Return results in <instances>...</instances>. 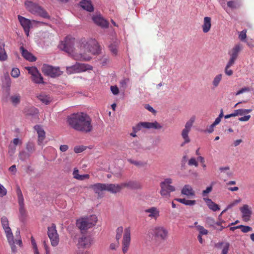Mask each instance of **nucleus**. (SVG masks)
Masks as SVG:
<instances>
[{
    "label": "nucleus",
    "mask_w": 254,
    "mask_h": 254,
    "mask_svg": "<svg viewBox=\"0 0 254 254\" xmlns=\"http://www.w3.org/2000/svg\"><path fill=\"white\" fill-rule=\"evenodd\" d=\"M26 149L28 152L31 154L35 150L34 144L32 142H28L26 144Z\"/></svg>",
    "instance_id": "obj_37"
},
{
    "label": "nucleus",
    "mask_w": 254,
    "mask_h": 254,
    "mask_svg": "<svg viewBox=\"0 0 254 254\" xmlns=\"http://www.w3.org/2000/svg\"><path fill=\"white\" fill-rule=\"evenodd\" d=\"M172 183L173 180L170 178L165 179L163 182L160 183V186L161 189L160 193L162 197L169 198L171 196L170 192L176 190L175 187L171 185Z\"/></svg>",
    "instance_id": "obj_5"
},
{
    "label": "nucleus",
    "mask_w": 254,
    "mask_h": 254,
    "mask_svg": "<svg viewBox=\"0 0 254 254\" xmlns=\"http://www.w3.org/2000/svg\"><path fill=\"white\" fill-rule=\"evenodd\" d=\"M153 235L157 239L164 240L168 237V231L163 227H155L152 229Z\"/></svg>",
    "instance_id": "obj_12"
},
{
    "label": "nucleus",
    "mask_w": 254,
    "mask_h": 254,
    "mask_svg": "<svg viewBox=\"0 0 254 254\" xmlns=\"http://www.w3.org/2000/svg\"><path fill=\"white\" fill-rule=\"evenodd\" d=\"M188 165L189 166H194L197 167L198 166V162L195 158H191L188 162Z\"/></svg>",
    "instance_id": "obj_48"
},
{
    "label": "nucleus",
    "mask_w": 254,
    "mask_h": 254,
    "mask_svg": "<svg viewBox=\"0 0 254 254\" xmlns=\"http://www.w3.org/2000/svg\"><path fill=\"white\" fill-rule=\"evenodd\" d=\"M80 5L87 11L92 12L94 10V7L90 0H82L80 2Z\"/></svg>",
    "instance_id": "obj_27"
},
{
    "label": "nucleus",
    "mask_w": 254,
    "mask_h": 254,
    "mask_svg": "<svg viewBox=\"0 0 254 254\" xmlns=\"http://www.w3.org/2000/svg\"><path fill=\"white\" fill-rule=\"evenodd\" d=\"M96 215L80 218L76 221L77 227L82 232L95 226L97 222Z\"/></svg>",
    "instance_id": "obj_3"
},
{
    "label": "nucleus",
    "mask_w": 254,
    "mask_h": 254,
    "mask_svg": "<svg viewBox=\"0 0 254 254\" xmlns=\"http://www.w3.org/2000/svg\"><path fill=\"white\" fill-rule=\"evenodd\" d=\"M92 66L84 64L76 63L75 64L66 66V69L67 74H71L85 71L87 69H91Z\"/></svg>",
    "instance_id": "obj_9"
},
{
    "label": "nucleus",
    "mask_w": 254,
    "mask_h": 254,
    "mask_svg": "<svg viewBox=\"0 0 254 254\" xmlns=\"http://www.w3.org/2000/svg\"><path fill=\"white\" fill-rule=\"evenodd\" d=\"M212 190V187L211 186L207 187L206 190H204L202 191V194L203 196H205L206 194L209 193Z\"/></svg>",
    "instance_id": "obj_64"
},
{
    "label": "nucleus",
    "mask_w": 254,
    "mask_h": 254,
    "mask_svg": "<svg viewBox=\"0 0 254 254\" xmlns=\"http://www.w3.org/2000/svg\"><path fill=\"white\" fill-rule=\"evenodd\" d=\"M22 56L26 60L33 62L36 60V58L31 53L28 52L23 46H21L19 48Z\"/></svg>",
    "instance_id": "obj_21"
},
{
    "label": "nucleus",
    "mask_w": 254,
    "mask_h": 254,
    "mask_svg": "<svg viewBox=\"0 0 254 254\" xmlns=\"http://www.w3.org/2000/svg\"><path fill=\"white\" fill-rule=\"evenodd\" d=\"M31 243H32V245L33 246V249L34 250L35 254H39L38 251V248H37L36 244L35 243V240L33 238V237L31 238Z\"/></svg>",
    "instance_id": "obj_56"
},
{
    "label": "nucleus",
    "mask_w": 254,
    "mask_h": 254,
    "mask_svg": "<svg viewBox=\"0 0 254 254\" xmlns=\"http://www.w3.org/2000/svg\"><path fill=\"white\" fill-rule=\"evenodd\" d=\"M18 20L23 29V30L25 33V35L28 37L29 35V32L30 29L32 27V24H40L47 25L48 24L46 22L39 21L35 20H30L20 15H17Z\"/></svg>",
    "instance_id": "obj_6"
},
{
    "label": "nucleus",
    "mask_w": 254,
    "mask_h": 254,
    "mask_svg": "<svg viewBox=\"0 0 254 254\" xmlns=\"http://www.w3.org/2000/svg\"><path fill=\"white\" fill-rule=\"evenodd\" d=\"M41 70L45 76L52 78H57L63 73L59 66H54L46 64L42 65Z\"/></svg>",
    "instance_id": "obj_4"
},
{
    "label": "nucleus",
    "mask_w": 254,
    "mask_h": 254,
    "mask_svg": "<svg viewBox=\"0 0 254 254\" xmlns=\"http://www.w3.org/2000/svg\"><path fill=\"white\" fill-rule=\"evenodd\" d=\"M211 18L206 16L204 18L203 24L202 25L203 32L205 33L209 32L211 28Z\"/></svg>",
    "instance_id": "obj_28"
},
{
    "label": "nucleus",
    "mask_w": 254,
    "mask_h": 254,
    "mask_svg": "<svg viewBox=\"0 0 254 254\" xmlns=\"http://www.w3.org/2000/svg\"><path fill=\"white\" fill-rule=\"evenodd\" d=\"M123 231V228L119 227L117 229V234L116 236V240L118 241L122 237Z\"/></svg>",
    "instance_id": "obj_44"
},
{
    "label": "nucleus",
    "mask_w": 254,
    "mask_h": 254,
    "mask_svg": "<svg viewBox=\"0 0 254 254\" xmlns=\"http://www.w3.org/2000/svg\"><path fill=\"white\" fill-rule=\"evenodd\" d=\"M30 156V154L25 151H21L19 153V158L21 161H25L28 159Z\"/></svg>",
    "instance_id": "obj_35"
},
{
    "label": "nucleus",
    "mask_w": 254,
    "mask_h": 254,
    "mask_svg": "<svg viewBox=\"0 0 254 254\" xmlns=\"http://www.w3.org/2000/svg\"><path fill=\"white\" fill-rule=\"evenodd\" d=\"M34 128L38 135V144L41 145L45 138V132L42 127L39 125L35 126Z\"/></svg>",
    "instance_id": "obj_24"
},
{
    "label": "nucleus",
    "mask_w": 254,
    "mask_h": 254,
    "mask_svg": "<svg viewBox=\"0 0 254 254\" xmlns=\"http://www.w3.org/2000/svg\"><path fill=\"white\" fill-rule=\"evenodd\" d=\"M239 227L243 233H247L252 230V227L248 226L239 225Z\"/></svg>",
    "instance_id": "obj_52"
},
{
    "label": "nucleus",
    "mask_w": 254,
    "mask_h": 254,
    "mask_svg": "<svg viewBox=\"0 0 254 254\" xmlns=\"http://www.w3.org/2000/svg\"><path fill=\"white\" fill-rule=\"evenodd\" d=\"M122 190V184H106V190L116 193Z\"/></svg>",
    "instance_id": "obj_23"
},
{
    "label": "nucleus",
    "mask_w": 254,
    "mask_h": 254,
    "mask_svg": "<svg viewBox=\"0 0 254 254\" xmlns=\"http://www.w3.org/2000/svg\"><path fill=\"white\" fill-rule=\"evenodd\" d=\"M20 74L19 69L17 68H13L11 71V75L13 78H17L18 77Z\"/></svg>",
    "instance_id": "obj_47"
},
{
    "label": "nucleus",
    "mask_w": 254,
    "mask_h": 254,
    "mask_svg": "<svg viewBox=\"0 0 254 254\" xmlns=\"http://www.w3.org/2000/svg\"><path fill=\"white\" fill-rule=\"evenodd\" d=\"M250 118H251V116L250 115H246L244 117L239 118V120L241 122H247V121H248Z\"/></svg>",
    "instance_id": "obj_62"
},
{
    "label": "nucleus",
    "mask_w": 254,
    "mask_h": 254,
    "mask_svg": "<svg viewBox=\"0 0 254 254\" xmlns=\"http://www.w3.org/2000/svg\"><path fill=\"white\" fill-rule=\"evenodd\" d=\"M122 189L127 188L131 190H139L142 188L141 184L137 181H129L127 182L121 183Z\"/></svg>",
    "instance_id": "obj_18"
},
{
    "label": "nucleus",
    "mask_w": 254,
    "mask_h": 254,
    "mask_svg": "<svg viewBox=\"0 0 254 254\" xmlns=\"http://www.w3.org/2000/svg\"><path fill=\"white\" fill-rule=\"evenodd\" d=\"M229 246L230 244L229 243H225V246L222 249V254H227L229 251Z\"/></svg>",
    "instance_id": "obj_57"
},
{
    "label": "nucleus",
    "mask_w": 254,
    "mask_h": 254,
    "mask_svg": "<svg viewBox=\"0 0 254 254\" xmlns=\"http://www.w3.org/2000/svg\"><path fill=\"white\" fill-rule=\"evenodd\" d=\"M144 124H145V122H140L138 124H137L135 126L133 127V131L135 132H137L138 131L140 130L142 127L145 128V126L144 125Z\"/></svg>",
    "instance_id": "obj_39"
},
{
    "label": "nucleus",
    "mask_w": 254,
    "mask_h": 254,
    "mask_svg": "<svg viewBox=\"0 0 254 254\" xmlns=\"http://www.w3.org/2000/svg\"><path fill=\"white\" fill-rule=\"evenodd\" d=\"M10 84V80H4L2 83L3 90L5 91L8 94H9Z\"/></svg>",
    "instance_id": "obj_38"
},
{
    "label": "nucleus",
    "mask_w": 254,
    "mask_h": 254,
    "mask_svg": "<svg viewBox=\"0 0 254 254\" xmlns=\"http://www.w3.org/2000/svg\"><path fill=\"white\" fill-rule=\"evenodd\" d=\"M241 5L242 3L240 0H233L227 2L226 7H229L233 10L239 8Z\"/></svg>",
    "instance_id": "obj_29"
},
{
    "label": "nucleus",
    "mask_w": 254,
    "mask_h": 254,
    "mask_svg": "<svg viewBox=\"0 0 254 254\" xmlns=\"http://www.w3.org/2000/svg\"><path fill=\"white\" fill-rule=\"evenodd\" d=\"M16 194L18 198V202L22 203L24 202V198L22 195V191L20 189V187L18 186L16 187Z\"/></svg>",
    "instance_id": "obj_36"
},
{
    "label": "nucleus",
    "mask_w": 254,
    "mask_h": 254,
    "mask_svg": "<svg viewBox=\"0 0 254 254\" xmlns=\"http://www.w3.org/2000/svg\"><path fill=\"white\" fill-rule=\"evenodd\" d=\"M109 48L111 52L115 55H116L118 53V49L117 46L115 44H111L109 45Z\"/></svg>",
    "instance_id": "obj_50"
},
{
    "label": "nucleus",
    "mask_w": 254,
    "mask_h": 254,
    "mask_svg": "<svg viewBox=\"0 0 254 254\" xmlns=\"http://www.w3.org/2000/svg\"><path fill=\"white\" fill-rule=\"evenodd\" d=\"M145 128H154L156 129H160L162 128V126L156 121L153 123L145 122L144 124Z\"/></svg>",
    "instance_id": "obj_32"
},
{
    "label": "nucleus",
    "mask_w": 254,
    "mask_h": 254,
    "mask_svg": "<svg viewBox=\"0 0 254 254\" xmlns=\"http://www.w3.org/2000/svg\"><path fill=\"white\" fill-rule=\"evenodd\" d=\"M196 228L199 232V235H203L208 234V231L202 226L198 225L196 226Z\"/></svg>",
    "instance_id": "obj_43"
},
{
    "label": "nucleus",
    "mask_w": 254,
    "mask_h": 254,
    "mask_svg": "<svg viewBox=\"0 0 254 254\" xmlns=\"http://www.w3.org/2000/svg\"><path fill=\"white\" fill-rule=\"evenodd\" d=\"M5 44L3 42H0V61L4 62L7 59V55L4 49Z\"/></svg>",
    "instance_id": "obj_31"
},
{
    "label": "nucleus",
    "mask_w": 254,
    "mask_h": 254,
    "mask_svg": "<svg viewBox=\"0 0 254 254\" xmlns=\"http://www.w3.org/2000/svg\"><path fill=\"white\" fill-rule=\"evenodd\" d=\"M67 123L73 129L82 132L88 133L93 129L91 118L86 114L82 112L68 116Z\"/></svg>",
    "instance_id": "obj_1"
},
{
    "label": "nucleus",
    "mask_w": 254,
    "mask_h": 254,
    "mask_svg": "<svg viewBox=\"0 0 254 254\" xmlns=\"http://www.w3.org/2000/svg\"><path fill=\"white\" fill-rule=\"evenodd\" d=\"M38 99L46 105L50 104L52 99L49 96L41 94L37 96Z\"/></svg>",
    "instance_id": "obj_33"
},
{
    "label": "nucleus",
    "mask_w": 254,
    "mask_h": 254,
    "mask_svg": "<svg viewBox=\"0 0 254 254\" xmlns=\"http://www.w3.org/2000/svg\"><path fill=\"white\" fill-rule=\"evenodd\" d=\"M242 213V218L244 221L248 222L251 220L253 213L252 208L248 204H244L240 208Z\"/></svg>",
    "instance_id": "obj_15"
},
{
    "label": "nucleus",
    "mask_w": 254,
    "mask_h": 254,
    "mask_svg": "<svg viewBox=\"0 0 254 254\" xmlns=\"http://www.w3.org/2000/svg\"><path fill=\"white\" fill-rule=\"evenodd\" d=\"M7 193L6 189L1 184H0V196L3 197Z\"/></svg>",
    "instance_id": "obj_53"
},
{
    "label": "nucleus",
    "mask_w": 254,
    "mask_h": 254,
    "mask_svg": "<svg viewBox=\"0 0 254 254\" xmlns=\"http://www.w3.org/2000/svg\"><path fill=\"white\" fill-rule=\"evenodd\" d=\"M129 162L134 165L138 167H143L144 166V163L141 161H135V160H129Z\"/></svg>",
    "instance_id": "obj_55"
},
{
    "label": "nucleus",
    "mask_w": 254,
    "mask_h": 254,
    "mask_svg": "<svg viewBox=\"0 0 254 254\" xmlns=\"http://www.w3.org/2000/svg\"><path fill=\"white\" fill-rule=\"evenodd\" d=\"M16 148L14 145H12V143H10L8 146V153L10 156H12L15 152Z\"/></svg>",
    "instance_id": "obj_42"
},
{
    "label": "nucleus",
    "mask_w": 254,
    "mask_h": 254,
    "mask_svg": "<svg viewBox=\"0 0 254 254\" xmlns=\"http://www.w3.org/2000/svg\"><path fill=\"white\" fill-rule=\"evenodd\" d=\"M1 223L2 228L4 230L7 241L11 242L13 234L9 226V223L7 218L5 216H3L1 218Z\"/></svg>",
    "instance_id": "obj_16"
},
{
    "label": "nucleus",
    "mask_w": 254,
    "mask_h": 254,
    "mask_svg": "<svg viewBox=\"0 0 254 254\" xmlns=\"http://www.w3.org/2000/svg\"><path fill=\"white\" fill-rule=\"evenodd\" d=\"M19 208V211L20 214V216L21 217L25 216L26 214V210L24 208V202L22 203H18Z\"/></svg>",
    "instance_id": "obj_41"
},
{
    "label": "nucleus",
    "mask_w": 254,
    "mask_h": 254,
    "mask_svg": "<svg viewBox=\"0 0 254 254\" xmlns=\"http://www.w3.org/2000/svg\"><path fill=\"white\" fill-rule=\"evenodd\" d=\"M247 31L246 30H243L241 32H240L239 34V38L242 41H244L246 40L247 37Z\"/></svg>",
    "instance_id": "obj_51"
},
{
    "label": "nucleus",
    "mask_w": 254,
    "mask_h": 254,
    "mask_svg": "<svg viewBox=\"0 0 254 254\" xmlns=\"http://www.w3.org/2000/svg\"><path fill=\"white\" fill-rule=\"evenodd\" d=\"M194 116L191 117L190 119L186 123L185 128L182 130L181 135L184 141L182 143L181 146H183L185 144L189 143L190 139L189 136V133L190 132L191 127L195 121Z\"/></svg>",
    "instance_id": "obj_7"
},
{
    "label": "nucleus",
    "mask_w": 254,
    "mask_h": 254,
    "mask_svg": "<svg viewBox=\"0 0 254 254\" xmlns=\"http://www.w3.org/2000/svg\"><path fill=\"white\" fill-rule=\"evenodd\" d=\"M92 242V239L90 236H83L79 239L78 245L81 247L88 248L91 246Z\"/></svg>",
    "instance_id": "obj_22"
},
{
    "label": "nucleus",
    "mask_w": 254,
    "mask_h": 254,
    "mask_svg": "<svg viewBox=\"0 0 254 254\" xmlns=\"http://www.w3.org/2000/svg\"><path fill=\"white\" fill-rule=\"evenodd\" d=\"M182 194L186 195L188 197H192L195 195V191L191 186L189 185H185L181 190Z\"/></svg>",
    "instance_id": "obj_25"
},
{
    "label": "nucleus",
    "mask_w": 254,
    "mask_h": 254,
    "mask_svg": "<svg viewBox=\"0 0 254 254\" xmlns=\"http://www.w3.org/2000/svg\"><path fill=\"white\" fill-rule=\"evenodd\" d=\"M85 149V147L83 146H76L74 148V151L76 153H80Z\"/></svg>",
    "instance_id": "obj_54"
},
{
    "label": "nucleus",
    "mask_w": 254,
    "mask_h": 254,
    "mask_svg": "<svg viewBox=\"0 0 254 254\" xmlns=\"http://www.w3.org/2000/svg\"><path fill=\"white\" fill-rule=\"evenodd\" d=\"M238 111H239V116H243L251 113L252 111V109H238Z\"/></svg>",
    "instance_id": "obj_45"
},
{
    "label": "nucleus",
    "mask_w": 254,
    "mask_h": 254,
    "mask_svg": "<svg viewBox=\"0 0 254 254\" xmlns=\"http://www.w3.org/2000/svg\"><path fill=\"white\" fill-rule=\"evenodd\" d=\"M25 5L27 10L32 14L39 16L41 17L50 19L51 16L42 6L31 1H26Z\"/></svg>",
    "instance_id": "obj_2"
},
{
    "label": "nucleus",
    "mask_w": 254,
    "mask_h": 254,
    "mask_svg": "<svg viewBox=\"0 0 254 254\" xmlns=\"http://www.w3.org/2000/svg\"><path fill=\"white\" fill-rule=\"evenodd\" d=\"M106 184L97 183L90 185L89 188L92 189L94 191L98 194L99 197L102 195V192L106 190Z\"/></svg>",
    "instance_id": "obj_19"
},
{
    "label": "nucleus",
    "mask_w": 254,
    "mask_h": 254,
    "mask_svg": "<svg viewBox=\"0 0 254 254\" xmlns=\"http://www.w3.org/2000/svg\"><path fill=\"white\" fill-rule=\"evenodd\" d=\"M75 59L81 61H89L91 60V57L85 54H80L75 57Z\"/></svg>",
    "instance_id": "obj_34"
},
{
    "label": "nucleus",
    "mask_w": 254,
    "mask_h": 254,
    "mask_svg": "<svg viewBox=\"0 0 254 254\" xmlns=\"http://www.w3.org/2000/svg\"><path fill=\"white\" fill-rule=\"evenodd\" d=\"M130 242V231L129 228H127L125 230L123 240V252L126 254L128 249Z\"/></svg>",
    "instance_id": "obj_14"
},
{
    "label": "nucleus",
    "mask_w": 254,
    "mask_h": 254,
    "mask_svg": "<svg viewBox=\"0 0 254 254\" xmlns=\"http://www.w3.org/2000/svg\"><path fill=\"white\" fill-rule=\"evenodd\" d=\"M10 99L12 103L14 105H16L20 102V96L19 94L13 95L10 97Z\"/></svg>",
    "instance_id": "obj_40"
},
{
    "label": "nucleus",
    "mask_w": 254,
    "mask_h": 254,
    "mask_svg": "<svg viewBox=\"0 0 254 254\" xmlns=\"http://www.w3.org/2000/svg\"><path fill=\"white\" fill-rule=\"evenodd\" d=\"M250 91V88L249 87H244L241 89L239 90L236 93V95H239L240 94L243 93L244 92H248Z\"/></svg>",
    "instance_id": "obj_60"
},
{
    "label": "nucleus",
    "mask_w": 254,
    "mask_h": 254,
    "mask_svg": "<svg viewBox=\"0 0 254 254\" xmlns=\"http://www.w3.org/2000/svg\"><path fill=\"white\" fill-rule=\"evenodd\" d=\"M48 235L53 247L57 246L59 242V237L56 230L55 224H52L51 227L48 228Z\"/></svg>",
    "instance_id": "obj_10"
},
{
    "label": "nucleus",
    "mask_w": 254,
    "mask_h": 254,
    "mask_svg": "<svg viewBox=\"0 0 254 254\" xmlns=\"http://www.w3.org/2000/svg\"><path fill=\"white\" fill-rule=\"evenodd\" d=\"M241 201V199L240 198H239L238 199L234 200L233 202H231L230 204H229L227 205V209H231L233 207L236 206L239 203H240Z\"/></svg>",
    "instance_id": "obj_49"
},
{
    "label": "nucleus",
    "mask_w": 254,
    "mask_h": 254,
    "mask_svg": "<svg viewBox=\"0 0 254 254\" xmlns=\"http://www.w3.org/2000/svg\"><path fill=\"white\" fill-rule=\"evenodd\" d=\"M232 65H228V63H227L226 66L225 67V73L228 75H231L233 74V71L231 69H229V67Z\"/></svg>",
    "instance_id": "obj_58"
},
{
    "label": "nucleus",
    "mask_w": 254,
    "mask_h": 254,
    "mask_svg": "<svg viewBox=\"0 0 254 254\" xmlns=\"http://www.w3.org/2000/svg\"><path fill=\"white\" fill-rule=\"evenodd\" d=\"M145 213H148V217L156 219L159 216V211L155 207H151L144 210Z\"/></svg>",
    "instance_id": "obj_26"
},
{
    "label": "nucleus",
    "mask_w": 254,
    "mask_h": 254,
    "mask_svg": "<svg viewBox=\"0 0 254 254\" xmlns=\"http://www.w3.org/2000/svg\"><path fill=\"white\" fill-rule=\"evenodd\" d=\"M74 40V38L69 36L66 37L64 40L60 44L59 48L68 54L71 53L73 52Z\"/></svg>",
    "instance_id": "obj_11"
},
{
    "label": "nucleus",
    "mask_w": 254,
    "mask_h": 254,
    "mask_svg": "<svg viewBox=\"0 0 254 254\" xmlns=\"http://www.w3.org/2000/svg\"><path fill=\"white\" fill-rule=\"evenodd\" d=\"M109 62V59L108 57L104 56L100 60V64L102 66L106 65Z\"/></svg>",
    "instance_id": "obj_46"
},
{
    "label": "nucleus",
    "mask_w": 254,
    "mask_h": 254,
    "mask_svg": "<svg viewBox=\"0 0 254 254\" xmlns=\"http://www.w3.org/2000/svg\"><path fill=\"white\" fill-rule=\"evenodd\" d=\"M242 49V46L241 44L236 45L229 52V55L230 56V59L228 62V65L234 64L236 60L237 59L239 53Z\"/></svg>",
    "instance_id": "obj_13"
},
{
    "label": "nucleus",
    "mask_w": 254,
    "mask_h": 254,
    "mask_svg": "<svg viewBox=\"0 0 254 254\" xmlns=\"http://www.w3.org/2000/svg\"><path fill=\"white\" fill-rule=\"evenodd\" d=\"M196 203V201L195 200H186L185 205L192 206L194 205Z\"/></svg>",
    "instance_id": "obj_63"
},
{
    "label": "nucleus",
    "mask_w": 254,
    "mask_h": 254,
    "mask_svg": "<svg viewBox=\"0 0 254 254\" xmlns=\"http://www.w3.org/2000/svg\"><path fill=\"white\" fill-rule=\"evenodd\" d=\"M11 242H9V241H8L9 244H10V246H11V250H12V251L13 252H15L16 251V247L14 245V244H15V242H14V239H13V236L12 235V239H11Z\"/></svg>",
    "instance_id": "obj_59"
},
{
    "label": "nucleus",
    "mask_w": 254,
    "mask_h": 254,
    "mask_svg": "<svg viewBox=\"0 0 254 254\" xmlns=\"http://www.w3.org/2000/svg\"><path fill=\"white\" fill-rule=\"evenodd\" d=\"M89 42L93 45V47H92V49L89 48L90 52L94 55L100 54L101 51V49L100 45L95 40L91 39L88 42L85 38L81 39L80 41V46L81 48L82 47L84 49H88L90 45Z\"/></svg>",
    "instance_id": "obj_8"
},
{
    "label": "nucleus",
    "mask_w": 254,
    "mask_h": 254,
    "mask_svg": "<svg viewBox=\"0 0 254 254\" xmlns=\"http://www.w3.org/2000/svg\"><path fill=\"white\" fill-rule=\"evenodd\" d=\"M204 200L210 209L213 211H216L220 210L219 205L212 201L211 199L204 198Z\"/></svg>",
    "instance_id": "obj_30"
},
{
    "label": "nucleus",
    "mask_w": 254,
    "mask_h": 254,
    "mask_svg": "<svg viewBox=\"0 0 254 254\" xmlns=\"http://www.w3.org/2000/svg\"><path fill=\"white\" fill-rule=\"evenodd\" d=\"M26 68L28 70V73L31 75L33 79H44L36 67L28 66L26 67Z\"/></svg>",
    "instance_id": "obj_20"
},
{
    "label": "nucleus",
    "mask_w": 254,
    "mask_h": 254,
    "mask_svg": "<svg viewBox=\"0 0 254 254\" xmlns=\"http://www.w3.org/2000/svg\"><path fill=\"white\" fill-rule=\"evenodd\" d=\"M111 90L114 95H117L119 92V90L117 86H111Z\"/></svg>",
    "instance_id": "obj_61"
},
{
    "label": "nucleus",
    "mask_w": 254,
    "mask_h": 254,
    "mask_svg": "<svg viewBox=\"0 0 254 254\" xmlns=\"http://www.w3.org/2000/svg\"><path fill=\"white\" fill-rule=\"evenodd\" d=\"M94 22L97 25L107 28L109 27V22L105 19L100 14L93 15L92 18Z\"/></svg>",
    "instance_id": "obj_17"
}]
</instances>
